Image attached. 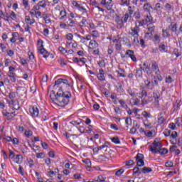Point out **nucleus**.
I'll return each instance as SVG.
<instances>
[{
    "instance_id": "1",
    "label": "nucleus",
    "mask_w": 182,
    "mask_h": 182,
    "mask_svg": "<svg viewBox=\"0 0 182 182\" xmlns=\"http://www.w3.org/2000/svg\"><path fill=\"white\" fill-rule=\"evenodd\" d=\"M51 100L58 106L65 107L69 103V99L72 97V94L70 92H63L62 87H60L57 94L52 90L50 95Z\"/></svg>"
},
{
    "instance_id": "2",
    "label": "nucleus",
    "mask_w": 182,
    "mask_h": 182,
    "mask_svg": "<svg viewBox=\"0 0 182 182\" xmlns=\"http://www.w3.org/2000/svg\"><path fill=\"white\" fill-rule=\"evenodd\" d=\"M159 138H156L151 145L149 146V150L151 151L153 154H156V153H159V150L163 147L161 145V142H160Z\"/></svg>"
},
{
    "instance_id": "3",
    "label": "nucleus",
    "mask_w": 182,
    "mask_h": 182,
    "mask_svg": "<svg viewBox=\"0 0 182 182\" xmlns=\"http://www.w3.org/2000/svg\"><path fill=\"white\" fill-rule=\"evenodd\" d=\"M9 97L10 99V102H9V105H11V106H14L15 110H19L21 109V107H19V102L17 101V105L16 100H15V97H16V95H15V92H12L9 94Z\"/></svg>"
},
{
    "instance_id": "4",
    "label": "nucleus",
    "mask_w": 182,
    "mask_h": 182,
    "mask_svg": "<svg viewBox=\"0 0 182 182\" xmlns=\"http://www.w3.org/2000/svg\"><path fill=\"white\" fill-rule=\"evenodd\" d=\"M135 159L137 161V167H143V166H144V155L143 154H137Z\"/></svg>"
},
{
    "instance_id": "5",
    "label": "nucleus",
    "mask_w": 182,
    "mask_h": 182,
    "mask_svg": "<svg viewBox=\"0 0 182 182\" xmlns=\"http://www.w3.org/2000/svg\"><path fill=\"white\" fill-rule=\"evenodd\" d=\"M147 26H148V31L146 33L145 37L151 38V36H153V32H154V29L156 28V27L154 26V25L151 23L148 24Z\"/></svg>"
},
{
    "instance_id": "6",
    "label": "nucleus",
    "mask_w": 182,
    "mask_h": 182,
    "mask_svg": "<svg viewBox=\"0 0 182 182\" xmlns=\"http://www.w3.org/2000/svg\"><path fill=\"white\" fill-rule=\"evenodd\" d=\"M100 4L104 8H107L108 11L112 9V0H102Z\"/></svg>"
},
{
    "instance_id": "7",
    "label": "nucleus",
    "mask_w": 182,
    "mask_h": 182,
    "mask_svg": "<svg viewBox=\"0 0 182 182\" xmlns=\"http://www.w3.org/2000/svg\"><path fill=\"white\" fill-rule=\"evenodd\" d=\"M140 30L139 29V26L137 25L135 26L134 28L132 29V36H134V38H136V42H139V32Z\"/></svg>"
},
{
    "instance_id": "8",
    "label": "nucleus",
    "mask_w": 182,
    "mask_h": 182,
    "mask_svg": "<svg viewBox=\"0 0 182 182\" xmlns=\"http://www.w3.org/2000/svg\"><path fill=\"white\" fill-rule=\"evenodd\" d=\"M30 113L33 117H38L39 116V109L36 106H33L30 108Z\"/></svg>"
},
{
    "instance_id": "9",
    "label": "nucleus",
    "mask_w": 182,
    "mask_h": 182,
    "mask_svg": "<svg viewBox=\"0 0 182 182\" xmlns=\"http://www.w3.org/2000/svg\"><path fill=\"white\" fill-rule=\"evenodd\" d=\"M99 47V43L96 42V41H91L89 43L90 49H96V48Z\"/></svg>"
},
{
    "instance_id": "10",
    "label": "nucleus",
    "mask_w": 182,
    "mask_h": 182,
    "mask_svg": "<svg viewBox=\"0 0 182 182\" xmlns=\"http://www.w3.org/2000/svg\"><path fill=\"white\" fill-rule=\"evenodd\" d=\"M152 70L155 72L156 75H159L160 73V70H159V65L156 63H152Z\"/></svg>"
},
{
    "instance_id": "11",
    "label": "nucleus",
    "mask_w": 182,
    "mask_h": 182,
    "mask_svg": "<svg viewBox=\"0 0 182 182\" xmlns=\"http://www.w3.org/2000/svg\"><path fill=\"white\" fill-rule=\"evenodd\" d=\"M9 77H10V80L13 82V83H15L16 82V74L15 73H9Z\"/></svg>"
},
{
    "instance_id": "12",
    "label": "nucleus",
    "mask_w": 182,
    "mask_h": 182,
    "mask_svg": "<svg viewBox=\"0 0 182 182\" xmlns=\"http://www.w3.org/2000/svg\"><path fill=\"white\" fill-rule=\"evenodd\" d=\"M23 159V156H22V155H16V158L14 159V161L17 164H21V163H22Z\"/></svg>"
},
{
    "instance_id": "13",
    "label": "nucleus",
    "mask_w": 182,
    "mask_h": 182,
    "mask_svg": "<svg viewBox=\"0 0 182 182\" xmlns=\"http://www.w3.org/2000/svg\"><path fill=\"white\" fill-rule=\"evenodd\" d=\"M143 8L145 12H149V14H150V9H153V7L149 4V3L144 4Z\"/></svg>"
},
{
    "instance_id": "14",
    "label": "nucleus",
    "mask_w": 182,
    "mask_h": 182,
    "mask_svg": "<svg viewBox=\"0 0 182 182\" xmlns=\"http://www.w3.org/2000/svg\"><path fill=\"white\" fill-rule=\"evenodd\" d=\"M180 105V100H176L173 107V112H177L180 109V105Z\"/></svg>"
},
{
    "instance_id": "15",
    "label": "nucleus",
    "mask_w": 182,
    "mask_h": 182,
    "mask_svg": "<svg viewBox=\"0 0 182 182\" xmlns=\"http://www.w3.org/2000/svg\"><path fill=\"white\" fill-rule=\"evenodd\" d=\"M141 170V172L144 173V174H146V173H151V171H153V169H151V168L147 166L142 168Z\"/></svg>"
},
{
    "instance_id": "16",
    "label": "nucleus",
    "mask_w": 182,
    "mask_h": 182,
    "mask_svg": "<svg viewBox=\"0 0 182 182\" xmlns=\"http://www.w3.org/2000/svg\"><path fill=\"white\" fill-rule=\"evenodd\" d=\"M117 28L118 29H122V28H124V22L122 20L119 19L117 21Z\"/></svg>"
},
{
    "instance_id": "17",
    "label": "nucleus",
    "mask_w": 182,
    "mask_h": 182,
    "mask_svg": "<svg viewBox=\"0 0 182 182\" xmlns=\"http://www.w3.org/2000/svg\"><path fill=\"white\" fill-rule=\"evenodd\" d=\"M158 153H159L161 156H163L164 154H167V153H168V150H167V149L166 148H161L160 149L158 150Z\"/></svg>"
},
{
    "instance_id": "18",
    "label": "nucleus",
    "mask_w": 182,
    "mask_h": 182,
    "mask_svg": "<svg viewBox=\"0 0 182 182\" xmlns=\"http://www.w3.org/2000/svg\"><path fill=\"white\" fill-rule=\"evenodd\" d=\"M168 29L171 31L172 32H177V24H173L171 23L168 26Z\"/></svg>"
},
{
    "instance_id": "19",
    "label": "nucleus",
    "mask_w": 182,
    "mask_h": 182,
    "mask_svg": "<svg viewBox=\"0 0 182 182\" xmlns=\"http://www.w3.org/2000/svg\"><path fill=\"white\" fill-rule=\"evenodd\" d=\"M2 114L6 116L7 118V120H11V119H14V116H12L11 114H10L9 112H6V111H4L2 112Z\"/></svg>"
},
{
    "instance_id": "20",
    "label": "nucleus",
    "mask_w": 182,
    "mask_h": 182,
    "mask_svg": "<svg viewBox=\"0 0 182 182\" xmlns=\"http://www.w3.org/2000/svg\"><path fill=\"white\" fill-rule=\"evenodd\" d=\"M134 12V7L129 6L128 11H127L126 14H128V15H129V16H132V15H133Z\"/></svg>"
},
{
    "instance_id": "21",
    "label": "nucleus",
    "mask_w": 182,
    "mask_h": 182,
    "mask_svg": "<svg viewBox=\"0 0 182 182\" xmlns=\"http://www.w3.org/2000/svg\"><path fill=\"white\" fill-rule=\"evenodd\" d=\"M136 76L137 77H141V76H143V72L141 71V68H137L136 70Z\"/></svg>"
},
{
    "instance_id": "22",
    "label": "nucleus",
    "mask_w": 182,
    "mask_h": 182,
    "mask_svg": "<svg viewBox=\"0 0 182 182\" xmlns=\"http://www.w3.org/2000/svg\"><path fill=\"white\" fill-rule=\"evenodd\" d=\"M144 20L146 23H149V22H151L153 21V17H151V15L149 14V15H146L145 16Z\"/></svg>"
},
{
    "instance_id": "23",
    "label": "nucleus",
    "mask_w": 182,
    "mask_h": 182,
    "mask_svg": "<svg viewBox=\"0 0 182 182\" xmlns=\"http://www.w3.org/2000/svg\"><path fill=\"white\" fill-rule=\"evenodd\" d=\"M129 18H131L130 15H129V14H125V15L122 16L121 21H124V23H126Z\"/></svg>"
},
{
    "instance_id": "24",
    "label": "nucleus",
    "mask_w": 182,
    "mask_h": 182,
    "mask_svg": "<svg viewBox=\"0 0 182 182\" xmlns=\"http://www.w3.org/2000/svg\"><path fill=\"white\" fill-rule=\"evenodd\" d=\"M112 142L115 144H120V139H119V136H114L112 139Z\"/></svg>"
},
{
    "instance_id": "25",
    "label": "nucleus",
    "mask_w": 182,
    "mask_h": 182,
    "mask_svg": "<svg viewBox=\"0 0 182 182\" xmlns=\"http://www.w3.org/2000/svg\"><path fill=\"white\" fill-rule=\"evenodd\" d=\"M122 4L120 5L122 6H124L126 5L127 6H129L130 5V1L129 0H121Z\"/></svg>"
},
{
    "instance_id": "26",
    "label": "nucleus",
    "mask_w": 182,
    "mask_h": 182,
    "mask_svg": "<svg viewBox=\"0 0 182 182\" xmlns=\"http://www.w3.org/2000/svg\"><path fill=\"white\" fill-rule=\"evenodd\" d=\"M141 115L144 116L146 119H149L151 116L150 112H147V111H144Z\"/></svg>"
},
{
    "instance_id": "27",
    "label": "nucleus",
    "mask_w": 182,
    "mask_h": 182,
    "mask_svg": "<svg viewBox=\"0 0 182 182\" xmlns=\"http://www.w3.org/2000/svg\"><path fill=\"white\" fill-rule=\"evenodd\" d=\"M162 32L164 38H170V33L167 30H163Z\"/></svg>"
},
{
    "instance_id": "28",
    "label": "nucleus",
    "mask_w": 182,
    "mask_h": 182,
    "mask_svg": "<svg viewBox=\"0 0 182 182\" xmlns=\"http://www.w3.org/2000/svg\"><path fill=\"white\" fill-rule=\"evenodd\" d=\"M133 174H141L140 168H139V167H134L133 169Z\"/></svg>"
},
{
    "instance_id": "29",
    "label": "nucleus",
    "mask_w": 182,
    "mask_h": 182,
    "mask_svg": "<svg viewBox=\"0 0 182 182\" xmlns=\"http://www.w3.org/2000/svg\"><path fill=\"white\" fill-rule=\"evenodd\" d=\"M125 55H127L129 58H131V56H133V55H134V51L132 50H127Z\"/></svg>"
},
{
    "instance_id": "30",
    "label": "nucleus",
    "mask_w": 182,
    "mask_h": 182,
    "mask_svg": "<svg viewBox=\"0 0 182 182\" xmlns=\"http://www.w3.org/2000/svg\"><path fill=\"white\" fill-rule=\"evenodd\" d=\"M141 96H139L140 99H143V97H147V91L145 90H142L141 92L139 94Z\"/></svg>"
},
{
    "instance_id": "31",
    "label": "nucleus",
    "mask_w": 182,
    "mask_h": 182,
    "mask_svg": "<svg viewBox=\"0 0 182 182\" xmlns=\"http://www.w3.org/2000/svg\"><path fill=\"white\" fill-rule=\"evenodd\" d=\"M144 83L147 89H153V87H150V85H151V82L149 80H146L144 81Z\"/></svg>"
},
{
    "instance_id": "32",
    "label": "nucleus",
    "mask_w": 182,
    "mask_h": 182,
    "mask_svg": "<svg viewBox=\"0 0 182 182\" xmlns=\"http://www.w3.org/2000/svg\"><path fill=\"white\" fill-rule=\"evenodd\" d=\"M140 16H140V11H136L134 12V17L135 19H140Z\"/></svg>"
},
{
    "instance_id": "33",
    "label": "nucleus",
    "mask_w": 182,
    "mask_h": 182,
    "mask_svg": "<svg viewBox=\"0 0 182 182\" xmlns=\"http://www.w3.org/2000/svg\"><path fill=\"white\" fill-rule=\"evenodd\" d=\"M159 50H164V52H166V45H164V43H161L159 46Z\"/></svg>"
},
{
    "instance_id": "34",
    "label": "nucleus",
    "mask_w": 182,
    "mask_h": 182,
    "mask_svg": "<svg viewBox=\"0 0 182 182\" xmlns=\"http://www.w3.org/2000/svg\"><path fill=\"white\" fill-rule=\"evenodd\" d=\"M141 70H145L146 72L147 75H151V70H150V68H141Z\"/></svg>"
},
{
    "instance_id": "35",
    "label": "nucleus",
    "mask_w": 182,
    "mask_h": 182,
    "mask_svg": "<svg viewBox=\"0 0 182 182\" xmlns=\"http://www.w3.org/2000/svg\"><path fill=\"white\" fill-rule=\"evenodd\" d=\"M164 136H166V137L170 136V134H171V130H170V129H166V130L164 132Z\"/></svg>"
},
{
    "instance_id": "36",
    "label": "nucleus",
    "mask_w": 182,
    "mask_h": 182,
    "mask_svg": "<svg viewBox=\"0 0 182 182\" xmlns=\"http://www.w3.org/2000/svg\"><path fill=\"white\" fill-rule=\"evenodd\" d=\"M68 23L71 27L75 26V25H76V23H75V21H73L72 19H69L68 21Z\"/></svg>"
},
{
    "instance_id": "37",
    "label": "nucleus",
    "mask_w": 182,
    "mask_h": 182,
    "mask_svg": "<svg viewBox=\"0 0 182 182\" xmlns=\"http://www.w3.org/2000/svg\"><path fill=\"white\" fill-rule=\"evenodd\" d=\"M58 50L60 52V53H63V55H65V53H68V50H66V49H65V48L63 47H59Z\"/></svg>"
},
{
    "instance_id": "38",
    "label": "nucleus",
    "mask_w": 182,
    "mask_h": 182,
    "mask_svg": "<svg viewBox=\"0 0 182 182\" xmlns=\"http://www.w3.org/2000/svg\"><path fill=\"white\" fill-rule=\"evenodd\" d=\"M152 79H154L152 80V85L154 86H159V82L157 81V80H156V79H157V77L154 76V78H152Z\"/></svg>"
},
{
    "instance_id": "39",
    "label": "nucleus",
    "mask_w": 182,
    "mask_h": 182,
    "mask_svg": "<svg viewBox=\"0 0 182 182\" xmlns=\"http://www.w3.org/2000/svg\"><path fill=\"white\" fill-rule=\"evenodd\" d=\"M97 78H98L101 82H105V80H106V79L105 78V75H104L98 74V75H97Z\"/></svg>"
},
{
    "instance_id": "40",
    "label": "nucleus",
    "mask_w": 182,
    "mask_h": 182,
    "mask_svg": "<svg viewBox=\"0 0 182 182\" xmlns=\"http://www.w3.org/2000/svg\"><path fill=\"white\" fill-rule=\"evenodd\" d=\"M176 137H177V132L176 131L172 132L171 134L170 135V139H176Z\"/></svg>"
},
{
    "instance_id": "41",
    "label": "nucleus",
    "mask_w": 182,
    "mask_h": 182,
    "mask_svg": "<svg viewBox=\"0 0 182 182\" xmlns=\"http://www.w3.org/2000/svg\"><path fill=\"white\" fill-rule=\"evenodd\" d=\"M124 173V169H119L118 171H116L115 176H122Z\"/></svg>"
},
{
    "instance_id": "42",
    "label": "nucleus",
    "mask_w": 182,
    "mask_h": 182,
    "mask_svg": "<svg viewBox=\"0 0 182 182\" xmlns=\"http://www.w3.org/2000/svg\"><path fill=\"white\" fill-rule=\"evenodd\" d=\"M166 167H173L174 164L171 161H168L166 164Z\"/></svg>"
},
{
    "instance_id": "43",
    "label": "nucleus",
    "mask_w": 182,
    "mask_h": 182,
    "mask_svg": "<svg viewBox=\"0 0 182 182\" xmlns=\"http://www.w3.org/2000/svg\"><path fill=\"white\" fill-rule=\"evenodd\" d=\"M173 78L170 75L166 77V83H171Z\"/></svg>"
},
{
    "instance_id": "44",
    "label": "nucleus",
    "mask_w": 182,
    "mask_h": 182,
    "mask_svg": "<svg viewBox=\"0 0 182 182\" xmlns=\"http://www.w3.org/2000/svg\"><path fill=\"white\" fill-rule=\"evenodd\" d=\"M37 45H38V46H39L40 49H41V48H43V41L39 39V40L38 41V42H37Z\"/></svg>"
},
{
    "instance_id": "45",
    "label": "nucleus",
    "mask_w": 182,
    "mask_h": 182,
    "mask_svg": "<svg viewBox=\"0 0 182 182\" xmlns=\"http://www.w3.org/2000/svg\"><path fill=\"white\" fill-rule=\"evenodd\" d=\"M58 63H60L61 66H66V63H65V60H63V58H60L58 60Z\"/></svg>"
},
{
    "instance_id": "46",
    "label": "nucleus",
    "mask_w": 182,
    "mask_h": 182,
    "mask_svg": "<svg viewBox=\"0 0 182 182\" xmlns=\"http://www.w3.org/2000/svg\"><path fill=\"white\" fill-rule=\"evenodd\" d=\"M165 8L166 9L168 10V11H173V6H171V5L168 3H167L166 5H165Z\"/></svg>"
},
{
    "instance_id": "47",
    "label": "nucleus",
    "mask_w": 182,
    "mask_h": 182,
    "mask_svg": "<svg viewBox=\"0 0 182 182\" xmlns=\"http://www.w3.org/2000/svg\"><path fill=\"white\" fill-rule=\"evenodd\" d=\"M126 166H133V164H134V162L133 161V160L130 159L129 161H127L125 162Z\"/></svg>"
},
{
    "instance_id": "48",
    "label": "nucleus",
    "mask_w": 182,
    "mask_h": 182,
    "mask_svg": "<svg viewBox=\"0 0 182 182\" xmlns=\"http://www.w3.org/2000/svg\"><path fill=\"white\" fill-rule=\"evenodd\" d=\"M39 53L43 55V53H48V51L43 47L38 49Z\"/></svg>"
},
{
    "instance_id": "49",
    "label": "nucleus",
    "mask_w": 182,
    "mask_h": 182,
    "mask_svg": "<svg viewBox=\"0 0 182 182\" xmlns=\"http://www.w3.org/2000/svg\"><path fill=\"white\" fill-rule=\"evenodd\" d=\"M62 82H63V79L60 78L57 80L55 81V86H58V85H60V83H62Z\"/></svg>"
},
{
    "instance_id": "50",
    "label": "nucleus",
    "mask_w": 182,
    "mask_h": 182,
    "mask_svg": "<svg viewBox=\"0 0 182 182\" xmlns=\"http://www.w3.org/2000/svg\"><path fill=\"white\" fill-rule=\"evenodd\" d=\"M169 129H171V130H176V124L174 123H170L168 125Z\"/></svg>"
},
{
    "instance_id": "51",
    "label": "nucleus",
    "mask_w": 182,
    "mask_h": 182,
    "mask_svg": "<svg viewBox=\"0 0 182 182\" xmlns=\"http://www.w3.org/2000/svg\"><path fill=\"white\" fill-rule=\"evenodd\" d=\"M99 67L100 68H104V66L105 65V60H101L99 63H98Z\"/></svg>"
},
{
    "instance_id": "52",
    "label": "nucleus",
    "mask_w": 182,
    "mask_h": 182,
    "mask_svg": "<svg viewBox=\"0 0 182 182\" xmlns=\"http://www.w3.org/2000/svg\"><path fill=\"white\" fill-rule=\"evenodd\" d=\"M60 15L61 16L60 19H63L66 16V11H61Z\"/></svg>"
},
{
    "instance_id": "53",
    "label": "nucleus",
    "mask_w": 182,
    "mask_h": 182,
    "mask_svg": "<svg viewBox=\"0 0 182 182\" xmlns=\"http://www.w3.org/2000/svg\"><path fill=\"white\" fill-rule=\"evenodd\" d=\"M97 182H105V178H103L102 176H100L97 177V179L96 180Z\"/></svg>"
},
{
    "instance_id": "54",
    "label": "nucleus",
    "mask_w": 182,
    "mask_h": 182,
    "mask_svg": "<svg viewBox=\"0 0 182 182\" xmlns=\"http://www.w3.org/2000/svg\"><path fill=\"white\" fill-rule=\"evenodd\" d=\"M119 102L122 107H127V105H126V103L124 102V101L123 100H120L119 101Z\"/></svg>"
},
{
    "instance_id": "55",
    "label": "nucleus",
    "mask_w": 182,
    "mask_h": 182,
    "mask_svg": "<svg viewBox=\"0 0 182 182\" xmlns=\"http://www.w3.org/2000/svg\"><path fill=\"white\" fill-rule=\"evenodd\" d=\"M91 5L95 8H98L99 6V4L95 0L91 1Z\"/></svg>"
},
{
    "instance_id": "56",
    "label": "nucleus",
    "mask_w": 182,
    "mask_h": 182,
    "mask_svg": "<svg viewBox=\"0 0 182 182\" xmlns=\"http://www.w3.org/2000/svg\"><path fill=\"white\" fill-rule=\"evenodd\" d=\"M66 38L68 39V41H72L73 39V34L72 33H68L67 36H66Z\"/></svg>"
},
{
    "instance_id": "57",
    "label": "nucleus",
    "mask_w": 182,
    "mask_h": 182,
    "mask_svg": "<svg viewBox=\"0 0 182 182\" xmlns=\"http://www.w3.org/2000/svg\"><path fill=\"white\" fill-rule=\"evenodd\" d=\"M9 157H10V159H14V157H15V153L12 151V150H9Z\"/></svg>"
},
{
    "instance_id": "58",
    "label": "nucleus",
    "mask_w": 182,
    "mask_h": 182,
    "mask_svg": "<svg viewBox=\"0 0 182 182\" xmlns=\"http://www.w3.org/2000/svg\"><path fill=\"white\" fill-rule=\"evenodd\" d=\"M10 18H11L13 21H14V19H16V14H15V12L11 11V14H10Z\"/></svg>"
},
{
    "instance_id": "59",
    "label": "nucleus",
    "mask_w": 182,
    "mask_h": 182,
    "mask_svg": "<svg viewBox=\"0 0 182 182\" xmlns=\"http://www.w3.org/2000/svg\"><path fill=\"white\" fill-rule=\"evenodd\" d=\"M11 141L14 144H18L19 139H18V138H14L13 139H11Z\"/></svg>"
},
{
    "instance_id": "60",
    "label": "nucleus",
    "mask_w": 182,
    "mask_h": 182,
    "mask_svg": "<svg viewBox=\"0 0 182 182\" xmlns=\"http://www.w3.org/2000/svg\"><path fill=\"white\" fill-rule=\"evenodd\" d=\"M139 43H140L141 46V48H146V46L144 45L145 41H144L143 38L140 39Z\"/></svg>"
},
{
    "instance_id": "61",
    "label": "nucleus",
    "mask_w": 182,
    "mask_h": 182,
    "mask_svg": "<svg viewBox=\"0 0 182 182\" xmlns=\"http://www.w3.org/2000/svg\"><path fill=\"white\" fill-rule=\"evenodd\" d=\"M145 136H146V137H151L153 136V132H151V131H149L148 132H144Z\"/></svg>"
},
{
    "instance_id": "62",
    "label": "nucleus",
    "mask_w": 182,
    "mask_h": 182,
    "mask_svg": "<svg viewBox=\"0 0 182 182\" xmlns=\"http://www.w3.org/2000/svg\"><path fill=\"white\" fill-rule=\"evenodd\" d=\"M28 160V163L29 164V167L30 168H32V166H33V160L29 159H27Z\"/></svg>"
},
{
    "instance_id": "63",
    "label": "nucleus",
    "mask_w": 182,
    "mask_h": 182,
    "mask_svg": "<svg viewBox=\"0 0 182 182\" xmlns=\"http://www.w3.org/2000/svg\"><path fill=\"white\" fill-rule=\"evenodd\" d=\"M25 134L26 137H31L32 136V131H26Z\"/></svg>"
},
{
    "instance_id": "64",
    "label": "nucleus",
    "mask_w": 182,
    "mask_h": 182,
    "mask_svg": "<svg viewBox=\"0 0 182 182\" xmlns=\"http://www.w3.org/2000/svg\"><path fill=\"white\" fill-rule=\"evenodd\" d=\"M177 147V146H175V145H172L170 149H169V151H176V148Z\"/></svg>"
}]
</instances>
